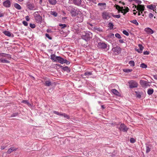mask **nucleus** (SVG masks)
<instances>
[{
	"mask_svg": "<svg viewBox=\"0 0 157 157\" xmlns=\"http://www.w3.org/2000/svg\"><path fill=\"white\" fill-rule=\"evenodd\" d=\"M45 36L47 38H48L50 40H51L52 39V37L50 36L48 34H46Z\"/></svg>",
	"mask_w": 157,
	"mask_h": 157,
	"instance_id": "49530a36",
	"label": "nucleus"
},
{
	"mask_svg": "<svg viewBox=\"0 0 157 157\" xmlns=\"http://www.w3.org/2000/svg\"><path fill=\"white\" fill-rule=\"evenodd\" d=\"M82 2L81 0H73V3L75 5L80 6Z\"/></svg>",
	"mask_w": 157,
	"mask_h": 157,
	"instance_id": "a211bd4d",
	"label": "nucleus"
},
{
	"mask_svg": "<svg viewBox=\"0 0 157 157\" xmlns=\"http://www.w3.org/2000/svg\"><path fill=\"white\" fill-rule=\"evenodd\" d=\"M5 57L8 59H10L11 58V56L9 54H5L4 53H0V57Z\"/></svg>",
	"mask_w": 157,
	"mask_h": 157,
	"instance_id": "2eb2a0df",
	"label": "nucleus"
},
{
	"mask_svg": "<svg viewBox=\"0 0 157 157\" xmlns=\"http://www.w3.org/2000/svg\"><path fill=\"white\" fill-rule=\"evenodd\" d=\"M144 55H147L149 54V53L148 51H146L144 52Z\"/></svg>",
	"mask_w": 157,
	"mask_h": 157,
	"instance_id": "5fc2aeb1",
	"label": "nucleus"
},
{
	"mask_svg": "<svg viewBox=\"0 0 157 157\" xmlns=\"http://www.w3.org/2000/svg\"><path fill=\"white\" fill-rule=\"evenodd\" d=\"M141 95L139 94H136V97L139 98H140L141 97Z\"/></svg>",
	"mask_w": 157,
	"mask_h": 157,
	"instance_id": "bf43d9fd",
	"label": "nucleus"
},
{
	"mask_svg": "<svg viewBox=\"0 0 157 157\" xmlns=\"http://www.w3.org/2000/svg\"><path fill=\"white\" fill-rule=\"evenodd\" d=\"M70 7L71 8V13L73 16H75L77 15H78L79 13H81L78 10L73 7Z\"/></svg>",
	"mask_w": 157,
	"mask_h": 157,
	"instance_id": "20e7f679",
	"label": "nucleus"
},
{
	"mask_svg": "<svg viewBox=\"0 0 157 157\" xmlns=\"http://www.w3.org/2000/svg\"><path fill=\"white\" fill-rule=\"evenodd\" d=\"M154 92L153 90L152 89H149L148 90L147 93L149 95L152 94Z\"/></svg>",
	"mask_w": 157,
	"mask_h": 157,
	"instance_id": "5701e85b",
	"label": "nucleus"
},
{
	"mask_svg": "<svg viewBox=\"0 0 157 157\" xmlns=\"http://www.w3.org/2000/svg\"><path fill=\"white\" fill-rule=\"evenodd\" d=\"M59 25L61 27V29H64L67 26V25L65 24H59Z\"/></svg>",
	"mask_w": 157,
	"mask_h": 157,
	"instance_id": "7c9ffc66",
	"label": "nucleus"
},
{
	"mask_svg": "<svg viewBox=\"0 0 157 157\" xmlns=\"http://www.w3.org/2000/svg\"><path fill=\"white\" fill-rule=\"evenodd\" d=\"M6 147L4 146H2L1 147V149L2 150L4 149Z\"/></svg>",
	"mask_w": 157,
	"mask_h": 157,
	"instance_id": "0e129e2a",
	"label": "nucleus"
},
{
	"mask_svg": "<svg viewBox=\"0 0 157 157\" xmlns=\"http://www.w3.org/2000/svg\"><path fill=\"white\" fill-rule=\"evenodd\" d=\"M153 77L155 79L157 80V75H154L153 76Z\"/></svg>",
	"mask_w": 157,
	"mask_h": 157,
	"instance_id": "052dcab7",
	"label": "nucleus"
},
{
	"mask_svg": "<svg viewBox=\"0 0 157 157\" xmlns=\"http://www.w3.org/2000/svg\"><path fill=\"white\" fill-rule=\"evenodd\" d=\"M25 19L27 21H28L29 20V17L28 16H26L25 17Z\"/></svg>",
	"mask_w": 157,
	"mask_h": 157,
	"instance_id": "13d9d810",
	"label": "nucleus"
},
{
	"mask_svg": "<svg viewBox=\"0 0 157 157\" xmlns=\"http://www.w3.org/2000/svg\"><path fill=\"white\" fill-rule=\"evenodd\" d=\"M112 51L116 54H118L121 53V48L118 46H117L112 48Z\"/></svg>",
	"mask_w": 157,
	"mask_h": 157,
	"instance_id": "0eeeda50",
	"label": "nucleus"
},
{
	"mask_svg": "<svg viewBox=\"0 0 157 157\" xmlns=\"http://www.w3.org/2000/svg\"><path fill=\"white\" fill-rule=\"evenodd\" d=\"M120 8V6H117L116 7V8L117 9V10H118V9H119Z\"/></svg>",
	"mask_w": 157,
	"mask_h": 157,
	"instance_id": "338daca9",
	"label": "nucleus"
},
{
	"mask_svg": "<svg viewBox=\"0 0 157 157\" xmlns=\"http://www.w3.org/2000/svg\"><path fill=\"white\" fill-rule=\"evenodd\" d=\"M65 63L67 64H68L70 63V62L67 61L66 59H64V61H63V63Z\"/></svg>",
	"mask_w": 157,
	"mask_h": 157,
	"instance_id": "c03bdc74",
	"label": "nucleus"
},
{
	"mask_svg": "<svg viewBox=\"0 0 157 157\" xmlns=\"http://www.w3.org/2000/svg\"><path fill=\"white\" fill-rule=\"evenodd\" d=\"M17 115V113H15V114H12L11 117H15V116L16 115Z\"/></svg>",
	"mask_w": 157,
	"mask_h": 157,
	"instance_id": "680f3d73",
	"label": "nucleus"
},
{
	"mask_svg": "<svg viewBox=\"0 0 157 157\" xmlns=\"http://www.w3.org/2000/svg\"><path fill=\"white\" fill-rule=\"evenodd\" d=\"M43 0H40V1H39V3L40 4H41L42 3V1Z\"/></svg>",
	"mask_w": 157,
	"mask_h": 157,
	"instance_id": "774afa93",
	"label": "nucleus"
},
{
	"mask_svg": "<svg viewBox=\"0 0 157 157\" xmlns=\"http://www.w3.org/2000/svg\"><path fill=\"white\" fill-rule=\"evenodd\" d=\"M30 27L32 28H34L35 27V25L34 24L30 23L29 24Z\"/></svg>",
	"mask_w": 157,
	"mask_h": 157,
	"instance_id": "79ce46f5",
	"label": "nucleus"
},
{
	"mask_svg": "<svg viewBox=\"0 0 157 157\" xmlns=\"http://www.w3.org/2000/svg\"><path fill=\"white\" fill-rule=\"evenodd\" d=\"M140 83L141 84H145L146 83V82L143 80H141L140 81Z\"/></svg>",
	"mask_w": 157,
	"mask_h": 157,
	"instance_id": "8fccbe9b",
	"label": "nucleus"
},
{
	"mask_svg": "<svg viewBox=\"0 0 157 157\" xmlns=\"http://www.w3.org/2000/svg\"><path fill=\"white\" fill-rule=\"evenodd\" d=\"M51 59L54 62H57V56H56L55 55L53 54L51 56Z\"/></svg>",
	"mask_w": 157,
	"mask_h": 157,
	"instance_id": "aec40b11",
	"label": "nucleus"
},
{
	"mask_svg": "<svg viewBox=\"0 0 157 157\" xmlns=\"http://www.w3.org/2000/svg\"><path fill=\"white\" fill-rule=\"evenodd\" d=\"M22 102L25 104H27L29 106L30 105V104L29 103L28 101L23 100Z\"/></svg>",
	"mask_w": 157,
	"mask_h": 157,
	"instance_id": "4c0bfd02",
	"label": "nucleus"
},
{
	"mask_svg": "<svg viewBox=\"0 0 157 157\" xmlns=\"http://www.w3.org/2000/svg\"><path fill=\"white\" fill-rule=\"evenodd\" d=\"M130 88H132L137 87L138 83L137 82L133 80H130L128 82Z\"/></svg>",
	"mask_w": 157,
	"mask_h": 157,
	"instance_id": "7ed1b4c3",
	"label": "nucleus"
},
{
	"mask_svg": "<svg viewBox=\"0 0 157 157\" xmlns=\"http://www.w3.org/2000/svg\"><path fill=\"white\" fill-rule=\"evenodd\" d=\"M108 25L110 29H113L114 25L111 22H109L108 24Z\"/></svg>",
	"mask_w": 157,
	"mask_h": 157,
	"instance_id": "a878e982",
	"label": "nucleus"
},
{
	"mask_svg": "<svg viewBox=\"0 0 157 157\" xmlns=\"http://www.w3.org/2000/svg\"><path fill=\"white\" fill-rule=\"evenodd\" d=\"M123 33L126 36H128L129 35L128 33L125 30H124L123 31Z\"/></svg>",
	"mask_w": 157,
	"mask_h": 157,
	"instance_id": "37998d69",
	"label": "nucleus"
},
{
	"mask_svg": "<svg viewBox=\"0 0 157 157\" xmlns=\"http://www.w3.org/2000/svg\"><path fill=\"white\" fill-rule=\"evenodd\" d=\"M22 23L25 26H27L28 25V23L25 21H24L22 22Z\"/></svg>",
	"mask_w": 157,
	"mask_h": 157,
	"instance_id": "de8ad7c7",
	"label": "nucleus"
},
{
	"mask_svg": "<svg viewBox=\"0 0 157 157\" xmlns=\"http://www.w3.org/2000/svg\"><path fill=\"white\" fill-rule=\"evenodd\" d=\"M14 7L17 9L18 10H20L21 9V7L17 3H15L14 5Z\"/></svg>",
	"mask_w": 157,
	"mask_h": 157,
	"instance_id": "b1692460",
	"label": "nucleus"
},
{
	"mask_svg": "<svg viewBox=\"0 0 157 157\" xmlns=\"http://www.w3.org/2000/svg\"><path fill=\"white\" fill-rule=\"evenodd\" d=\"M10 62L5 59H2L1 63H9Z\"/></svg>",
	"mask_w": 157,
	"mask_h": 157,
	"instance_id": "f704fd0d",
	"label": "nucleus"
},
{
	"mask_svg": "<svg viewBox=\"0 0 157 157\" xmlns=\"http://www.w3.org/2000/svg\"><path fill=\"white\" fill-rule=\"evenodd\" d=\"M111 92L114 94L117 95L119 96L120 95V93L118 91L115 89H113L111 90Z\"/></svg>",
	"mask_w": 157,
	"mask_h": 157,
	"instance_id": "412c9836",
	"label": "nucleus"
},
{
	"mask_svg": "<svg viewBox=\"0 0 157 157\" xmlns=\"http://www.w3.org/2000/svg\"><path fill=\"white\" fill-rule=\"evenodd\" d=\"M138 46L139 47L140 50L142 52L144 48L143 47L141 44H139L138 45Z\"/></svg>",
	"mask_w": 157,
	"mask_h": 157,
	"instance_id": "a19ab883",
	"label": "nucleus"
},
{
	"mask_svg": "<svg viewBox=\"0 0 157 157\" xmlns=\"http://www.w3.org/2000/svg\"><path fill=\"white\" fill-rule=\"evenodd\" d=\"M3 16V14L1 12H0V17H2Z\"/></svg>",
	"mask_w": 157,
	"mask_h": 157,
	"instance_id": "69168bd1",
	"label": "nucleus"
},
{
	"mask_svg": "<svg viewBox=\"0 0 157 157\" xmlns=\"http://www.w3.org/2000/svg\"><path fill=\"white\" fill-rule=\"evenodd\" d=\"M128 9H123L122 10L121 12L123 13V14L124 15L127 12H128Z\"/></svg>",
	"mask_w": 157,
	"mask_h": 157,
	"instance_id": "473e14b6",
	"label": "nucleus"
},
{
	"mask_svg": "<svg viewBox=\"0 0 157 157\" xmlns=\"http://www.w3.org/2000/svg\"><path fill=\"white\" fill-rule=\"evenodd\" d=\"M135 50L137 52L139 53H141L142 52L139 49H135Z\"/></svg>",
	"mask_w": 157,
	"mask_h": 157,
	"instance_id": "603ef678",
	"label": "nucleus"
},
{
	"mask_svg": "<svg viewBox=\"0 0 157 157\" xmlns=\"http://www.w3.org/2000/svg\"><path fill=\"white\" fill-rule=\"evenodd\" d=\"M53 112L54 113L57 115L62 116L64 117V118H66L67 119H68L69 118V116L67 114H66L65 113H59L56 111H54Z\"/></svg>",
	"mask_w": 157,
	"mask_h": 157,
	"instance_id": "6e6552de",
	"label": "nucleus"
},
{
	"mask_svg": "<svg viewBox=\"0 0 157 157\" xmlns=\"http://www.w3.org/2000/svg\"><path fill=\"white\" fill-rule=\"evenodd\" d=\"M115 36L117 38L119 39L121 38V35L118 33H116L115 34Z\"/></svg>",
	"mask_w": 157,
	"mask_h": 157,
	"instance_id": "ea45409f",
	"label": "nucleus"
},
{
	"mask_svg": "<svg viewBox=\"0 0 157 157\" xmlns=\"http://www.w3.org/2000/svg\"><path fill=\"white\" fill-rule=\"evenodd\" d=\"M119 41V42L121 43H124V41L123 39H120Z\"/></svg>",
	"mask_w": 157,
	"mask_h": 157,
	"instance_id": "4d7b16f0",
	"label": "nucleus"
},
{
	"mask_svg": "<svg viewBox=\"0 0 157 157\" xmlns=\"http://www.w3.org/2000/svg\"><path fill=\"white\" fill-rule=\"evenodd\" d=\"M17 149V148H15L14 147H11L8 150L7 152V153L8 154H10L13 151L16 150Z\"/></svg>",
	"mask_w": 157,
	"mask_h": 157,
	"instance_id": "4be33fe9",
	"label": "nucleus"
},
{
	"mask_svg": "<svg viewBox=\"0 0 157 157\" xmlns=\"http://www.w3.org/2000/svg\"><path fill=\"white\" fill-rule=\"evenodd\" d=\"M98 47L99 48L104 49L107 48V45L103 42H99L98 44Z\"/></svg>",
	"mask_w": 157,
	"mask_h": 157,
	"instance_id": "1a4fd4ad",
	"label": "nucleus"
},
{
	"mask_svg": "<svg viewBox=\"0 0 157 157\" xmlns=\"http://www.w3.org/2000/svg\"><path fill=\"white\" fill-rule=\"evenodd\" d=\"M84 15L81 13H79L77 17L76 18V20H77V22H81L83 20Z\"/></svg>",
	"mask_w": 157,
	"mask_h": 157,
	"instance_id": "39448f33",
	"label": "nucleus"
},
{
	"mask_svg": "<svg viewBox=\"0 0 157 157\" xmlns=\"http://www.w3.org/2000/svg\"><path fill=\"white\" fill-rule=\"evenodd\" d=\"M146 152L147 153L149 152L151 150V148L149 147L148 145L146 144Z\"/></svg>",
	"mask_w": 157,
	"mask_h": 157,
	"instance_id": "2f4dec72",
	"label": "nucleus"
},
{
	"mask_svg": "<svg viewBox=\"0 0 157 157\" xmlns=\"http://www.w3.org/2000/svg\"><path fill=\"white\" fill-rule=\"evenodd\" d=\"M136 2L139 4H141L142 2L140 0H136Z\"/></svg>",
	"mask_w": 157,
	"mask_h": 157,
	"instance_id": "6e6d98bb",
	"label": "nucleus"
},
{
	"mask_svg": "<svg viewBox=\"0 0 157 157\" xmlns=\"http://www.w3.org/2000/svg\"><path fill=\"white\" fill-rule=\"evenodd\" d=\"M92 33L91 32H88L87 33L84 32L83 33L81 37L82 39L87 41L89 40L92 37Z\"/></svg>",
	"mask_w": 157,
	"mask_h": 157,
	"instance_id": "f257e3e1",
	"label": "nucleus"
},
{
	"mask_svg": "<svg viewBox=\"0 0 157 157\" xmlns=\"http://www.w3.org/2000/svg\"><path fill=\"white\" fill-rule=\"evenodd\" d=\"M128 63L131 66H135V63L134 61L131 60L129 61Z\"/></svg>",
	"mask_w": 157,
	"mask_h": 157,
	"instance_id": "c9c22d12",
	"label": "nucleus"
},
{
	"mask_svg": "<svg viewBox=\"0 0 157 157\" xmlns=\"http://www.w3.org/2000/svg\"><path fill=\"white\" fill-rule=\"evenodd\" d=\"M63 61L64 59L61 58L60 56H58V57H57V61H58V62L61 64H63Z\"/></svg>",
	"mask_w": 157,
	"mask_h": 157,
	"instance_id": "6ab92c4d",
	"label": "nucleus"
},
{
	"mask_svg": "<svg viewBox=\"0 0 157 157\" xmlns=\"http://www.w3.org/2000/svg\"><path fill=\"white\" fill-rule=\"evenodd\" d=\"M52 84L51 82L50 81H46L45 83V85L47 86H49Z\"/></svg>",
	"mask_w": 157,
	"mask_h": 157,
	"instance_id": "cd10ccee",
	"label": "nucleus"
},
{
	"mask_svg": "<svg viewBox=\"0 0 157 157\" xmlns=\"http://www.w3.org/2000/svg\"><path fill=\"white\" fill-rule=\"evenodd\" d=\"M3 5L5 7L8 8L10 6L11 2L9 0H6L3 2Z\"/></svg>",
	"mask_w": 157,
	"mask_h": 157,
	"instance_id": "f8f14e48",
	"label": "nucleus"
},
{
	"mask_svg": "<svg viewBox=\"0 0 157 157\" xmlns=\"http://www.w3.org/2000/svg\"><path fill=\"white\" fill-rule=\"evenodd\" d=\"M102 16L103 18L105 19H108L110 17L109 13L106 12L102 13Z\"/></svg>",
	"mask_w": 157,
	"mask_h": 157,
	"instance_id": "ddd939ff",
	"label": "nucleus"
},
{
	"mask_svg": "<svg viewBox=\"0 0 157 157\" xmlns=\"http://www.w3.org/2000/svg\"><path fill=\"white\" fill-rule=\"evenodd\" d=\"M119 129L121 131L124 132H126L127 131L128 129L126 126L124 124H121L119 127Z\"/></svg>",
	"mask_w": 157,
	"mask_h": 157,
	"instance_id": "423d86ee",
	"label": "nucleus"
},
{
	"mask_svg": "<svg viewBox=\"0 0 157 157\" xmlns=\"http://www.w3.org/2000/svg\"><path fill=\"white\" fill-rule=\"evenodd\" d=\"M35 19L37 23H40L42 17L40 15H37L35 17Z\"/></svg>",
	"mask_w": 157,
	"mask_h": 157,
	"instance_id": "f3484780",
	"label": "nucleus"
},
{
	"mask_svg": "<svg viewBox=\"0 0 157 157\" xmlns=\"http://www.w3.org/2000/svg\"><path fill=\"white\" fill-rule=\"evenodd\" d=\"M137 10H138V16L142 15L144 16V14L143 11L144 10L145 7L144 5H139L137 6H135Z\"/></svg>",
	"mask_w": 157,
	"mask_h": 157,
	"instance_id": "f03ea898",
	"label": "nucleus"
},
{
	"mask_svg": "<svg viewBox=\"0 0 157 157\" xmlns=\"http://www.w3.org/2000/svg\"><path fill=\"white\" fill-rule=\"evenodd\" d=\"M27 8L30 10H33L34 9V6L33 3L28 2L27 4Z\"/></svg>",
	"mask_w": 157,
	"mask_h": 157,
	"instance_id": "4468645a",
	"label": "nucleus"
},
{
	"mask_svg": "<svg viewBox=\"0 0 157 157\" xmlns=\"http://www.w3.org/2000/svg\"><path fill=\"white\" fill-rule=\"evenodd\" d=\"M154 15L153 14H152L151 13H150L149 14V17L151 18H152L153 17Z\"/></svg>",
	"mask_w": 157,
	"mask_h": 157,
	"instance_id": "09e8293b",
	"label": "nucleus"
},
{
	"mask_svg": "<svg viewBox=\"0 0 157 157\" xmlns=\"http://www.w3.org/2000/svg\"><path fill=\"white\" fill-rule=\"evenodd\" d=\"M3 33L5 35L8 36L10 37L11 36V34L8 31H6L3 32Z\"/></svg>",
	"mask_w": 157,
	"mask_h": 157,
	"instance_id": "bb28decb",
	"label": "nucleus"
},
{
	"mask_svg": "<svg viewBox=\"0 0 157 157\" xmlns=\"http://www.w3.org/2000/svg\"><path fill=\"white\" fill-rule=\"evenodd\" d=\"M49 2L51 4L54 5L56 3V0H48Z\"/></svg>",
	"mask_w": 157,
	"mask_h": 157,
	"instance_id": "393cba45",
	"label": "nucleus"
},
{
	"mask_svg": "<svg viewBox=\"0 0 157 157\" xmlns=\"http://www.w3.org/2000/svg\"><path fill=\"white\" fill-rule=\"evenodd\" d=\"M50 14L51 15H53L55 17H56L57 16V13L54 11H51L50 12Z\"/></svg>",
	"mask_w": 157,
	"mask_h": 157,
	"instance_id": "c85d7f7f",
	"label": "nucleus"
},
{
	"mask_svg": "<svg viewBox=\"0 0 157 157\" xmlns=\"http://www.w3.org/2000/svg\"><path fill=\"white\" fill-rule=\"evenodd\" d=\"M108 36L110 37H113L114 36V34L113 33H111L109 34V35Z\"/></svg>",
	"mask_w": 157,
	"mask_h": 157,
	"instance_id": "864d4df0",
	"label": "nucleus"
},
{
	"mask_svg": "<svg viewBox=\"0 0 157 157\" xmlns=\"http://www.w3.org/2000/svg\"><path fill=\"white\" fill-rule=\"evenodd\" d=\"M144 31L148 34H152L154 33V31L151 29L149 27L145 28Z\"/></svg>",
	"mask_w": 157,
	"mask_h": 157,
	"instance_id": "dca6fc26",
	"label": "nucleus"
},
{
	"mask_svg": "<svg viewBox=\"0 0 157 157\" xmlns=\"http://www.w3.org/2000/svg\"><path fill=\"white\" fill-rule=\"evenodd\" d=\"M92 75V72H91L86 71L85 72L84 74L81 75L82 76L83 78H88Z\"/></svg>",
	"mask_w": 157,
	"mask_h": 157,
	"instance_id": "9d476101",
	"label": "nucleus"
},
{
	"mask_svg": "<svg viewBox=\"0 0 157 157\" xmlns=\"http://www.w3.org/2000/svg\"><path fill=\"white\" fill-rule=\"evenodd\" d=\"M130 21L131 22L133 23V24H135L136 26H137L139 25V23L137 22L136 20H132V21Z\"/></svg>",
	"mask_w": 157,
	"mask_h": 157,
	"instance_id": "c756f323",
	"label": "nucleus"
},
{
	"mask_svg": "<svg viewBox=\"0 0 157 157\" xmlns=\"http://www.w3.org/2000/svg\"><path fill=\"white\" fill-rule=\"evenodd\" d=\"M73 0H69V3H73Z\"/></svg>",
	"mask_w": 157,
	"mask_h": 157,
	"instance_id": "e2e57ef3",
	"label": "nucleus"
},
{
	"mask_svg": "<svg viewBox=\"0 0 157 157\" xmlns=\"http://www.w3.org/2000/svg\"><path fill=\"white\" fill-rule=\"evenodd\" d=\"M140 67L143 68H146L147 67V66L144 63H142L140 65Z\"/></svg>",
	"mask_w": 157,
	"mask_h": 157,
	"instance_id": "72a5a7b5",
	"label": "nucleus"
},
{
	"mask_svg": "<svg viewBox=\"0 0 157 157\" xmlns=\"http://www.w3.org/2000/svg\"><path fill=\"white\" fill-rule=\"evenodd\" d=\"M98 5V6H105L106 5V4L105 3H99Z\"/></svg>",
	"mask_w": 157,
	"mask_h": 157,
	"instance_id": "3c124183",
	"label": "nucleus"
},
{
	"mask_svg": "<svg viewBox=\"0 0 157 157\" xmlns=\"http://www.w3.org/2000/svg\"><path fill=\"white\" fill-rule=\"evenodd\" d=\"M112 16L114 17L118 18H120L121 17L120 15V14L114 15L113 14H112Z\"/></svg>",
	"mask_w": 157,
	"mask_h": 157,
	"instance_id": "58836bf2",
	"label": "nucleus"
},
{
	"mask_svg": "<svg viewBox=\"0 0 157 157\" xmlns=\"http://www.w3.org/2000/svg\"><path fill=\"white\" fill-rule=\"evenodd\" d=\"M132 69H123V71L124 72L126 73H129L132 71Z\"/></svg>",
	"mask_w": 157,
	"mask_h": 157,
	"instance_id": "e433bc0d",
	"label": "nucleus"
},
{
	"mask_svg": "<svg viewBox=\"0 0 157 157\" xmlns=\"http://www.w3.org/2000/svg\"><path fill=\"white\" fill-rule=\"evenodd\" d=\"M147 8L149 9L153 10L154 11H156V5L154 4H150L147 5Z\"/></svg>",
	"mask_w": 157,
	"mask_h": 157,
	"instance_id": "9b49d317",
	"label": "nucleus"
},
{
	"mask_svg": "<svg viewBox=\"0 0 157 157\" xmlns=\"http://www.w3.org/2000/svg\"><path fill=\"white\" fill-rule=\"evenodd\" d=\"M130 141L132 143H134L135 142V140L133 138H131L130 139Z\"/></svg>",
	"mask_w": 157,
	"mask_h": 157,
	"instance_id": "a18cd8bd",
	"label": "nucleus"
}]
</instances>
